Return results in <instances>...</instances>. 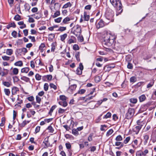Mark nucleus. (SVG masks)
Segmentation results:
<instances>
[{"instance_id": "e2e57ef3", "label": "nucleus", "mask_w": 156, "mask_h": 156, "mask_svg": "<svg viewBox=\"0 0 156 156\" xmlns=\"http://www.w3.org/2000/svg\"><path fill=\"white\" fill-rule=\"evenodd\" d=\"M73 49L74 50H78L79 49V46L78 45L75 44L73 46Z\"/></svg>"}, {"instance_id": "8fccbe9b", "label": "nucleus", "mask_w": 156, "mask_h": 156, "mask_svg": "<svg viewBox=\"0 0 156 156\" xmlns=\"http://www.w3.org/2000/svg\"><path fill=\"white\" fill-rule=\"evenodd\" d=\"M130 136H128L127 137L125 140H124L123 142L125 144H127L129 141L130 140Z\"/></svg>"}, {"instance_id": "cd10ccee", "label": "nucleus", "mask_w": 156, "mask_h": 156, "mask_svg": "<svg viewBox=\"0 0 156 156\" xmlns=\"http://www.w3.org/2000/svg\"><path fill=\"white\" fill-rule=\"evenodd\" d=\"M4 91L6 95L9 96L10 95V91L9 89L5 88L4 90Z\"/></svg>"}, {"instance_id": "b1692460", "label": "nucleus", "mask_w": 156, "mask_h": 156, "mask_svg": "<svg viewBox=\"0 0 156 156\" xmlns=\"http://www.w3.org/2000/svg\"><path fill=\"white\" fill-rule=\"evenodd\" d=\"M144 144H146L147 142V141L149 139V136L147 134H146L144 136Z\"/></svg>"}, {"instance_id": "4be33fe9", "label": "nucleus", "mask_w": 156, "mask_h": 156, "mask_svg": "<svg viewBox=\"0 0 156 156\" xmlns=\"http://www.w3.org/2000/svg\"><path fill=\"white\" fill-rule=\"evenodd\" d=\"M45 45L44 43H42L40 46L39 49L41 52H43L44 51V48H45Z\"/></svg>"}, {"instance_id": "ea45409f", "label": "nucleus", "mask_w": 156, "mask_h": 156, "mask_svg": "<svg viewBox=\"0 0 156 156\" xmlns=\"http://www.w3.org/2000/svg\"><path fill=\"white\" fill-rule=\"evenodd\" d=\"M19 72V70L17 68H14L12 70V72L13 74L14 75H17Z\"/></svg>"}, {"instance_id": "6e6552de", "label": "nucleus", "mask_w": 156, "mask_h": 156, "mask_svg": "<svg viewBox=\"0 0 156 156\" xmlns=\"http://www.w3.org/2000/svg\"><path fill=\"white\" fill-rule=\"evenodd\" d=\"M43 143L45 145V146L44 147V148H47L48 147H51V145L50 143L49 142V138L48 137H46L44 139L43 142Z\"/></svg>"}, {"instance_id": "f3484780", "label": "nucleus", "mask_w": 156, "mask_h": 156, "mask_svg": "<svg viewBox=\"0 0 156 156\" xmlns=\"http://www.w3.org/2000/svg\"><path fill=\"white\" fill-rule=\"evenodd\" d=\"M58 103L59 105L61 106H62L64 107H66L68 105L67 103L66 102V101H59L58 102Z\"/></svg>"}, {"instance_id": "69168bd1", "label": "nucleus", "mask_w": 156, "mask_h": 156, "mask_svg": "<svg viewBox=\"0 0 156 156\" xmlns=\"http://www.w3.org/2000/svg\"><path fill=\"white\" fill-rule=\"evenodd\" d=\"M86 90L84 89H82L78 91V93L80 94H83L85 93Z\"/></svg>"}, {"instance_id": "a878e982", "label": "nucleus", "mask_w": 156, "mask_h": 156, "mask_svg": "<svg viewBox=\"0 0 156 156\" xmlns=\"http://www.w3.org/2000/svg\"><path fill=\"white\" fill-rule=\"evenodd\" d=\"M90 16L89 15L87 14L86 12L84 13V19L85 21H88L89 19Z\"/></svg>"}, {"instance_id": "c756f323", "label": "nucleus", "mask_w": 156, "mask_h": 156, "mask_svg": "<svg viewBox=\"0 0 156 156\" xmlns=\"http://www.w3.org/2000/svg\"><path fill=\"white\" fill-rule=\"evenodd\" d=\"M67 35L66 34H64L61 35L60 36V39L62 41H63L67 37Z\"/></svg>"}, {"instance_id": "bb28decb", "label": "nucleus", "mask_w": 156, "mask_h": 156, "mask_svg": "<svg viewBox=\"0 0 156 156\" xmlns=\"http://www.w3.org/2000/svg\"><path fill=\"white\" fill-rule=\"evenodd\" d=\"M136 156H145L143 154V151H136Z\"/></svg>"}, {"instance_id": "de8ad7c7", "label": "nucleus", "mask_w": 156, "mask_h": 156, "mask_svg": "<svg viewBox=\"0 0 156 156\" xmlns=\"http://www.w3.org/2000/svg\"><path fill=\"white\" fill-rule=\"evenodd\" d=\"M115 140L117 141H122V138L120 135H119L116 137Z\"/></svg>"}, {"instance_id": "a18cd8bd", "label": "nucleus", "mask_w": 156, "mask_h": 156, "mask_svg": "<svg viewBox=\"0 0 156 156\" xmlns=\"http://www.w3.org/2000/svg\"><path fill=\"white\" fill-rule=\"evenodd\" d=\"M62 19V17H59L54 20V21L56 23H60L61 22Z\"/></svg>"}, {"instance_id": "c85d7f7f", "label": "nucleus", "mask_w": 156, "mask_h": 156, "mask_svg": "<svg viewBox=\"0 0 156 156\" xmlns=\"http://www.w3.org/2000/svg\"><path fill=\"white\" fill-rule=\"evenodd\" d=\"M56 106L55 105L53 106L50 108V111L48 112V114L51 115H52V112H53V110L56 108Z\"/></svg>"}, {"instance_id": "3c124183", "label": "nucleus", "mask_w": 156, "mask_h": 156, "mask_svg": "<svg viewBox=\"0 0 156 156\" xmlns=\"http://www.w3.org/2000/svg\"><path fill=\"white\" fill-rule=\"evenodd\" d=\"M28 16L29 17L28 20V21L29 23H34L35 22V21L33 18L30 17V16Z\"/></svg>"}, {"instance_id": "58836bf2", "label": "nucleus", "mask_w": 156, "mask_h": 156, "mask_svg": "<svg viewBox=\"0 0 156 156\" xmlns=\"http://www.w3.org/2000/svg\"><path fill=\"white\" fill-rule=\"evenodd\" d=\"M112 115L111 113L110 112H108L103 117V119H107L110 118Z\"/></svg>"}, {"instance_id": "72a5a7b5", "label": "nucleus", "mask_w": 156, "mask_h": 156, "mask_svg": "<svg viewBox=\"0 0 156 156\" xmlns=\"http://www.w3.org/2000/svg\"><path fill=\"white\" fill-rule=\"evenodd\" d=\"M21 79L26 82H28L30 81V78L25 76H23L21 78Z\"/></svg>"}, {"instance_id": "423d86ee", "label": "nucleus", "mask_w": 156, "mask_h": 156, "mask_svg": "<svg viewBox=\"0 0 156 156\" xmlns=\"http://www.w3.org/2000/svg\"><path fill=\"white\" fill-rule=\"evenodd\" d=\"M133 119L125 117V118L124 119L123 126L126 128L129 127Z\"/></svg>"}, {"instance_id": "7c9ffc66", "label": "nucleus", "mask_w": 156, "mask_h": 156, "mask_svg": "<svg viewBox=\"0 0 156 156\" xmlns=\"http://www.w3.org/2000/svg\"><path fill=\"white\" fill-rule=\"evenodd\" d=\"M72 6V4L70 2H68L65 4L62 7V8L66 9L69 7H70Z\"/></svg>"}, {"instance_id": "2eb2a0df", "label": "nucleus", "mask_w": 156, "mask_h": 156, "mask_svg": "<svg viewBox=\"0 0 156 156\" xmlns=\"http://www.w3.org/2000/svg\"><path fill=\"white\" fill-rule=\"evenodd\" d=\"M141 128L140 127H139L138 126H136L133 129V131L136 134H137L139 133Z\"/></svg>"}, {"instance_id": "f03ea898", "label": "nucleus", "mask_w": 156, "mask_h": 156, "mask_svg": "<svg viewBox=\"0 0 156 156\" xmlns=\"http://www.w3.org/2000/svg\"><path fill=\"white\" fill-rule=\"evenodd\" d=\"M110 3L114 7L116 8V15L120 14L122 12V5L120 0H110Z\"/></svg>"}, {"instance_id": "39448f33", "label": "nucleus", "mask_w": 156, "mask_h": 156, "mask_svg": "<svg viewBox=\"0 0 156 156\" xmlns=\"http://www.w3.org/2000/svg\"><path fill=\"white\" fill-rule=\"evenodd\" d=\"M135 110L134 109L129 108L126 114V117L131 119V118L133 116Z\"/></svg>"}, {"instance_id": "49530a36", "label": "nucleus", "mask_w": 156, "mask_h": 156, "mask_svg": "<svg viewBox=\"0 0 156 156\" xmlns=\"http://www.w3.org/2000/svg\"><path fill=\"white\" fill-rule=\"evenodd\" d=\"M80 52H78L76 53L75 55V57L76 58V60L78 61H80Z\"/></svg>"}, {"instance_id": "aec40b11", "label": "nucleus", "mask_w": 156, "mask_h": 156, "mask_svg": "<svg viewBox=\"0 0 156 156\" xmlns=\"http://www.w3.org/2000/svg\"><path fill=\"white\" fill-rule=\"evenodd\" d=\"M56 46V44L55 43L53 42L52 43L51 48V52H54L55 51Z\"/></svg>"}, {"instance_id": "c03bdc74", "label": "nucleus", "mask_w": 156, "mask_h": 156, "mask_svg": "<svg viewBox=\"0 0 156 156\" xmlns=\"http://www.w3.org/2000/svg\"><path fill=\"white\" fill-rule=\"evenodd\" d=\"M14 19L16 21H19L21 20V16L17 14L14 17Z\"/></svg>"}, {"instance_id": "864d4df0", "label": "nucleus", "mask_w": 156, "mask_h": 156, "mask_svg": "<svg viewBox=\"0 0 156 156\" xmlns=\"http://www.w3.org/2000/svg\"><path fill=\"white\" fill-rule=\"evenodd\" d=\"M35 78L36 80H40L41 79V76L39 74H36L35 76Z\"/></svg>"}, {"instance_id": "774afa93", "label": "nucleus", "mask_w": 156, "mask_h": 156, "mask_svg": "<svg viewBox=\"0 0 156 156\" xmlns=\"http://www.w3.org/2000/svg\"><path fill=\"white\" fill-rule=\"evenodd\" d=\"M95 80L96 82H98L101 80L100 77L99 76H96L95 78Z\"/></svg>"}, {"instance_id": "20e7f679", "label": "nucleus", "mask_w": 156, "mask_h": 156, "mask_svg": "<svg viewBox=\"0 0 156 156\" xmlns=\"http://www.w3.org/2000/svg\"><path fill=\"white\" fill-rule=\"evenodd\" d=\"M114 12L112 11H107L105 13V17L109 21L107 22L108 23L110 22H113L114 20Z\"/></svg>"}, {"instance_id": "7ed1b4c3", "label": "nucleus", "mask_w": 156, "mask_h": 156, "mask_svg": "<svg viewBox=\"0 0 156 156\" xmlns=\"http://www.w3.org/2000/svg\"><path fill=\"white\" fill-rule=\"evenodd\" d=\"M73 29V33L75 35L76 37H78L81 35L82 30L80 26L76 25L74 26Z\"/></svg>"}, {"instance_id": "5fc2aeb1", "label": "nucleus", "mask_w": 156, "mask_h": 156, "mask_svg": "<svg viewBox=\"0 0 156 156\" xmlns=\"http://www.w3.org/2000/svg\"><path fill=\"white\" fill-rule=\"evenodd\" d=\"M59 98L60 100L62 101H66L67 98L65 95H62L60 96Z\"/></svg>"}, {"instance_id": "37998d69", "label": "nucleus", "mask_w": 156, "mask_h": 156, "mask_svg": "<svg viewBox=\"0 0 156 156\" xmlns=\"http://www.w3.org/2000/svg\"><path fill=\"white\" fill-rule=\"evenodd\" d=\"M137 79L135 76H132L130 78V82L134 83L136 81Z\"/></svg>"}, {"instance_id": "f257e3e1", "label": "nucleus", "mask_w": 156, "mask_h": 156, "mask_svg": "<svg viewBox=\"0 0 156 156\" xmlns=\"http://www.w3.org/2000/svg\"><path fill=\"white\" fill-rule=\"evenodd\" d=\"M116 36L114 34L108 33L105 34L102 37V44L104 47L107 48L112 46L115 43Z\"/></svg>"}, {"instance_id": "6e6d98bb", "label": "nucleus", "mask_w": 156, "mask_h": 156, "mask_svg": "<svg viewBox=\"0 0 156 156\" xmlns=\"http://www.w3.org/2000/svg\"><path fill=\"white\" fill-rule=\"evenodd\" d=\"M48 129L49 130V132L51 133H53L54 129L51 126H49L48 128Z\"/></svg>"}, {"instance_id": "f8f14e48", "label": "nucleus", "mask_w": 156, "mask_h": 156, "mask_svg": "<svg viewBox=\"0 0 156 156\" xmlns=\"http://www.w3.org/2000/svg\"><path fill=\"white\" fill-rule=\"evenodd\" d=\"M66 148L68 149V151L69 153V155L71 156L72 155V152L71 150V145L68 142L66 144Z\"/></svg>"}, {"instance_id": "09e8293b", "label": "nucleus", "mask_w": 156, "mask_h": 156, "mask_svg": "<svg viewBox=\"0 0 156 156\" xmlns=\"http://www.w3.org/2000/svg\"><path fill=\"white\" fill-rule=\"evenodd\" d=\"M77 37L78 38V40L80 41V42H82L83 41V37L82 35H81V34Z\"/></svg>"}, {"instance_id": "680f3d73", "label": "nucleus", "mask_w": 156, "mask_h": 156, "mask_svg": "<svg viewBox=\"0 0 156 156\" xmlns=\"http://www.w3.org/2000/svg\"><path fill=\"white\" fill-rule=\"evenodd\" d=\"M31 104L34 106L35 108H38L40 106L39 105H37L36 103L34 101H33L31 103Z\"/></svg>"}, {"instance_id": "0eeeda50", "label": "nucleus", "mask_w": 156, "mask_h": 156, "mask_svg": "<svg viewBox=\"0 0 156 156\" xmlns=\"http://www.w3.org/2000/svg\"><path fill=\"white\" fill-rule=\"evenodd\" d=\"M108 23H105L102 19H101L98 23L96 24V28L99 29L100 28L103 27L106 25H107Z\"/></svg>"}, {"instance_id": "9d476101", "label": "nucleus", "mask_w": 156, "mask_h": 156, "mask_svg": "<svg viewBox=\"0 0 156 156\" xmlns=\"http://www.w3.org/2000/svg\"><path fill=\"white\" fill-rule=\"evenodd\" d=\"M42 15L41 13L40 12H38L35 14L31 15V16H33L34 18L36 19H39L42 17Z\"/></svg>"}, {"instance_id": "393cba45", "label": "nucleus", "mask_w": 156, "mask_h": 156, "mask_svg": "<svg viewBox=\"0 0 156 156\" xmlns=\"http://www.w3.org/2000/svg\"><path fill=\"white\" fill-rule=\"evenodd\" d=\"M5 86H6L7 87H9L11 85V83L6 81H4L2 83Z\"/></svg>"}, {"instance_id": "603ef678", "label": "nucleus", "mask_w": 156, "mask_h": 156, "mask_svg": "<svg viewBox=\"0 0 156 156\" xmlns=\"http://www.w3.org/2000/svg\"><path fill=\"white\" fill-rule=\"evenodd\" d=\"M66 29V27H60L58 30L62 32L65 30Z\"/></svg>"}, {"instance_id": "e433bc0d", "label": "nucleus", "mask_w": 156, "mask_h": 156, "mask_svg": "<svg viewBox=\"0 0 156 156\" xmlns=\"http://www.w3.org/2000/svg\"><path fill=\"white\" fill-rule=\"evenodd\" d=\"M129 101L131 103L136 104L137 102V99L136 98H131L129 99Z\"/></svg>"}, {"instance_id": "338daca9", "label": "nucleus", "mask_w": 156, "mask_h": 156, "mask_svg": "<svg viewBox=\"0 0 156 156\" xmlns=\"http://www.w3.org/2000/svg\"><path fill=\"white\" fill-rule=\"evenodd\" d=\"M115 145L116 146H119L120 145L121 147H122L123 146V144L120 142H116L115 143Z\"/></svg>"}, {"instance_id": "2f4dec72", "label": "nucleus", "mask_w": 156, "mask_h": 156, "mask_svg": "<svg viewBox=\"0 0 156 156\" xmlns=\"http://www.w3.org/2000/svg\"><path fill=\"white\" fill-rule=\"evenodd\" d=\"M60 15V12L59 10L55 12L54 14L52 16V17L53 18H55Z\"/></svg>"}, {"instance_id": "4c0bfd02", "label": "nucleus", "mask_w": 156, "mask_h": 156, "mask_svg": "<svg viewBox=\"0 0 156 156\" xmlns=\"http://www.w3.org/2000/svg\"><path fill=\"white\" fill-rule=\"evenodd\" d=\"M11 57L8 56L6 55H4L2 56V58L3 60L9 61V60Z\"/></svg>"}, {"instance_id": "052dcab7", "label": "nucleus", "mask_w": 156, "mask_h": 156, "mask_svg": "<svg viewBox=\"0 0 156 156\" xmlns=\"http://www.w3.org/2000/svg\"><path fill=\"white\" fill-rule=\"evenodd\" d=\"M76 74L78 75H80L82 74V70H80L79 68H78L76 70Z\"/></svg>"}, {"instance_id": "9b49d317", "label": "nucleus", "mask_w": 156, "mask_h": 156, "mask_svg": "<svg viewBox=\"0 0 156 156\" xmlns=\"http://www.w3.org/2000/svg\"><path fill=\"white\" fill-rule=\"evenodd\" d=\"M152 142L154 143L156 141V130H154L152 133L151 136Z\"/></svg>"}, {"instance_id": "0e129e2a", "label": "nucleus", "mask_w": 156, "mask_h": 156, "mask_svg": "<svg viewBox=\"0 0 156 156\" xmlns=\"http://www.w3.org/2000/svg\"><path fill=\"white\" fill-rule=\"evenodd\" d=\"M65 110L60 108L58 110V113L60 114H63L65 112Z\"/></svg>"}, {"instance_id": "f704fd0d", "label": "nucleus", "mask_w": 156, "mask_h": 156, "mask_svg": "<svg viewBox=\"0 0 156 156\" xmlns=\"http://www.w3.org/2000/svg\"><path fill=\"white\" fill-rule=\"evenodd\" d=\"M137 122L138 126L139 127H140V128H142L144 124L143 121H140V120H138L137 121Z\"/></svg>"}, {"instance_id": "4468645a", "label": "nucleus", "mask_w": 156, "mask_h": 156, "mask_svg": "<svg viewBox=\"0 0 156 156\" xmlns=\"http://www.w3.org/2000/svg\"><path fill=\"white\" fill-rule=\"evenodd\" d=\"M76 38L75 37L73 36H71V38L69 39L68 41V43L69 44H70L73 43H74L76 42Z\"/></svg>"}, {"instance_id": "473e14b6", "label": "nucleus", "mask_w": 156, "mask_h": 156, "mask_svg": "<svg viewBox=\"0 0 156 156\" xmlns=\"http://www.w3.org/2000/svg\"><path fill=\"white\" fill-rule=\"evenodd\" d=\"M139 101L140 102L144 101L146 99V97L144 94L141 95L139 97Z\"/></svg>"}, {"instance_id": "13d9d810", "label": "nucleus", "mask_w": 156, "mask_h": 156, "mask_svg": "<svg viewBox=\"0 0 156 156\" xmlns=\"http://www.w3.org/2000/svg\"><path fill=\"white\" fill-rule=\"evenodd\" d=\"M50 87L51 88H53L55 90L57 89V87L56 85L53 83H51L50 84Z\"/></svg>"}, {"instance_id": "a211bd4d", "label": "nucleus", "mask_w": 156, "mask_h": 156, "mask_svg": "<svg viewBox=\"0 0 156 156\" xmlns=\"http://www.w3.org/2000/svg\"><path fill=\"white\" fill-rule=\"evenodd\" d=\"M55 35L53 34H50L48 35V40L49 41H52L55 38Z\"/></svg>"}, {"instance_id": "4d7b16f0", "label": "nucleus", "mask_w": 156, "mask_h": 156, "mask_svg": "<svg viewBox=\"0 0 156 156\" xmlns=\"http://www.w3.org/2000/svg\"><path fill=\"white\" fill-rule=\"evenodd\" d=\"M46 76L48 81H50L51 80L52 76L51 75H46Z\"/></svg>"}, {"instance_id": "c9c22d12", "label": "nucleus", "mask_w": 156, "mask_h": 156, "mask_svg": "<svg viewBox=\"0 0 156 156\" xmlns=\"http://www.w3.org/2000/svg\"><path fill=\"white\" fill-rule=\"evenodd\" d=\"M30 121H26V120H24L23 122L20 124L21 126L24 127L28 123L30 122Z\"/></svg>"}, {"instance_id": "a19ab883", "label": "nucleus", "mask_w": 156, "mask_h": 156, "mask_svg": "<svg viewBox=\"0 0 156 156\" xmlns=\"http://www.w3.org/2000/svg\"><path fill=\"white\" fill-rule=\"evenodd\" d=\"M72 133L75 136H77L79 134L78 131L77 129H73L72 131Z\"/></svg>"}, {"instance_id": "bf43d9fd", "label": "nucleus", "mask_w": 156, "mask_h": 156, "mask_svg": "<svg viewBox=\"0 0 156 156\" xmlns=\"http://www.w3.org/2000/svg\"><path fill=\"white\" fill-rule=\"evenodd\" d=\"M48 85L47 83H45L44 85V88L45 91H47L48 89Z\"/></svg>"}, {"instance_id": "6ab92c4d", "label": "nucleus", "mask_w": 156, "mask_h": 156, "mask_svg": "<svg viewBox=\"0 0 156 156\" xmlns=\"http://www.w3.org/2000/svg\"><path fill=\"white\" fill-rule=\"evenodd\" d=\"M13 50L11 49H8L6 50V54L8 55H11L13 53Z\"/></svg>"}, {"instance_id": "ddd939ff", "label": "nucleus", "mask_w": 156, "mask_h": 156, "mask_svg": "<svg viewBox=\"0 0 156 156\" xmlns=\"http://www.w3.org/2000/svg\"><path fill=\"white\" fill-rule=\"evenodd\" d=\"M70 20V18L69 17H67L65 18L63 20L62 22L61 23V24L62 25H63L64 24H67Z\"/></svg>"}, {"instance_id": "1a4fd4ad", "label": "nucleus", "mask_w": 156, "mask_h": 156, "mask_svg": "<svg viewBox=\"0 0 156 156\" xmlns=\"http://www.w3.org/2000/svg\"><path fill=\"white\" fill-rule=\"evenodd\" d=\"M76 87V85L75 84L71 85L68 89V92L69 93H72L75 90Z\"/></svg>"}, {"instance_id": "79ce46f5", "label": "nucleus", "mask_w": 156, "mask_h": 156, "mask_svg": "<svg viewBox=\"0 0 156 156\" xmlns=\"http://www.w3.org/2000/svg\"><path fill=\"white\" fill-rule=\"evenodd\" d=\"M113 132V130L112 129H111L108 130L106 133V136H108L110 135Z\"/></svg>"}, {"instance_id": "5701e85b", "label": "nucleus", "mask_w": 156, "mask_h": 156, "mask_svg": "<svg viewBox=\"0 0 156 156\" xmlns=\"http://www.w3.org/2000/svg\"><path fill=\"white\" fill-rule=\"evenodd\" d=\"M14 65L16 66H21L23 65V63L22 61H19L15 62Z\"/></svg>"}, {"instance_id": "412c9836", "label": "nucleus", "mask_w": 156, "mask_h": 156, "mask_svg": "<svg viewBox=\"0 0 156 156\" xmlns=\"http://www.w3.org/2000/svg\"><path fill=\"white\" fill-rule=\"evenodd\" d=\"M29 71V67H25L21 69V72L23 73H27Z\"/></svg>"}, {"instance_id": "dca6fc26", "label": "nucleus", "mask_w": 156, "mask_h": 156, "mask_svg": "<svg viewBox=\"0 0 156 156\" xmlns=\"http://www.w3.org/2000/svg\"><path fill=\"white\" fill-rule=\"evenodd\" d=\"M19 91L18 88L15 87H13L12 90V95H15L16 94L17 91Z\"/></svg>"}]
</instances>
